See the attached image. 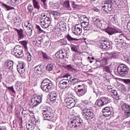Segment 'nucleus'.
<instances>
[{
    "instance_id": "nucleus-1",
    "label": "nucleus",
    "mask_w": 130,
    "mask_h": 130,
    "mask_svg": "<svg viewBox=\"0 0 130 130\" xmlns=\"http://www.w3.org/2000/svg\"><path fill=\"white\" fill-rule=\"evenodd\" d=\"M43 117L45 120H51L53 118V111L52 109L49 107H47L42 110Z\"/></svg>"
},
{
    "instance_id": "nucleus-2",
    "label": "nucleus",
    "mask_w": 130,
    "mask_h": 130,
    "mask_svg": "<svg viewBox=\"0 0 130 130\" xmlns=\"http://www.w3.org/2000/svg\"><path fill=\"white\" fill-rule=\"evenodd\" d=\"M40 24L42 28L46 29L50 25V17H47L45 13H42L40 17Z\"/></svg>"
},
{
    "instance_id": "nucleus-3",
    "label": "nucleus",
    "mask_w": 130,
    "mask_h": 130,
    "mask_svg": "<svg viewBox=\"0 0 130 130\" xmlns=\"http://www.w3.org/2000/svg\"><path fill=\"white\" fill-rule=\"evenodd\" d=\"M41 88L42 90H43L44 92H46V93L50 92V90H51V88H52L51 81L47 78L45 79L41 83Z\"/></svg>"
},
{
    "instance_id": "nucleus-4",
    "label": "nucleus",
    "mask_w": 130,
    "mask_h": 130,
    "mask_svg": "<svg viewBox=\"0 0 130 130\" xmlns=\"http://www.w3.org/2000/svg\"><path fill=\"white\" fill-rule=\"evenodd\" d=\"M117 73L121 77H125L128 73L127 66L123 63L120 64L117 69Z\"/></svg>"
},
{
    "instance_id": "nucleus-5",
    "label": "nucleus",
    "mask_w": 130,
    "mask_h": 130,
    "mask_svg": "<svg viewBox=\"0 0 130 130\" xmlns=\"http://www.w3.org/2000/svg\"><path fill=\"white\" fill-rule=\"evenodd\" d=\"M82 122H83V120L80 117H76L74 120L71 122V127H73L75 129H79V128L82 127Z\"/></svg>"
},
{
    "instance_id": "nucleus-6",
    "label": "nucleus",
    "mask_w": 130,
    "mask_h": 130,
    "mask_svg": "<svg viewBox=\"0 0 130 130\" xmlns=\"http://www.w3.org/2000/svg\"><path fill=\"white\" fill-rule=\"evenodd\" d=\"M82 115L84 118L87 120H91L94 118V114H93V112L91 111V110L87 108H84L82 110Z\"/></svg>"
},
{
    "instance_id": "nucleus-7",
    "label": "nucleus",
    "mask_w": 130,
    "mask_h": 130,
    "mask_svg": "<svg viewBox=\"0 0 130 130\" xmlns=\"http://www.w3.org/2000/svg\"><path fill=\"white\" fill-rule=\"evenodd\" d=\"M68 78H69V75H66L63 76V79L60 81L59 85L62 89H69L70 88V80Z\"/></svg>"
},
{
    "instance_id": "nucleus-8",
    "label": "nucleus",
    "mask_w": 130,
    "mask_h": 130,
    "mask_svg": "<svg viewBox=\"0 0 130 130\" xmlns=\"http://www.w3.org/2000/svg\"><path fill=\"white\" fill-rule=\"evenodd\" d=\"M23 50L24 48H23V47L18 45L16 46L14 48L13 52L17 58H21V57L24 56V54L23 53Z\"/></svg>"
},
{
    "instance_id": "nucleus-9",
    "label": "nucleus",
    "mask_w": 130,
    "mask_h": 130,
    "mask_svg": "<svg viewBox=\"0 0 130 130\" xmlns=\"http://www.w3.org/2000/svg\"><path fill=\"white\" fill-rule=\"evenodd\" d=\"M55 56L57 58L63 59L64 58H67V57H69V53H68V51L66 49H62L56 53Z\"/></svg>"
},
{
    "instance_id": "nucleus-10",
    "label": "nucleus",
    "mask_w": 130,
    "mask_h": 130,
    "mask_svg": "<svg viewBox=\"0 0 130 130\" xmlns=\"http://www.w3.org/2000/svg\"><path fill=\"white\" fill-rule=\"evenodd\" d=\"M64 102L66 103L67 107L69 109H72L76 105V101L74 99L71 97L67 98L64 99Z\"/></svg>"
},
{
    "instance_id": "nucleus-11",
    "label": "nucleus",
    "mask_w": 130,
    "mask_h": 130,
    "mask_svg": "<svg viewBox=\"0 0 130 130\" xmlns=\"http://www.w3.org/2000/svg\"><path fill=\"white\" fill-rule=\"evenodd\" d=\"M82 30L83 25L82 24H76L72 28V33H73L74 35H81V33H82Z\"/></svg>"
},
{
    "instance_id": "nucleus-12",
    "label": "nucleus",
    "mask_w": 130,
    "mask_h": 130,
    "mask_svg": "<svg viewBox=\"0 0 130 130\" xmlns=\"http://www.w3.org/2000/svg\"><path fill=\"white\" fill-rule=\"evenodd\" d=\"M121 109L123 111L126 117H130V105L126 104H123L121 105Z\"/></svg>"
},
{
    "instance_id": "nucleus-13",
    "label": "nucleus",
    "mask_w": 130,
    "mask_h": 130,
    "mask_svg": "<svg viewBox=\"0 0 130 130\" xmlns=\"http://www.w3.org/2000/svg\"><path fill=\"white\" fill-rule=\"evenodd\" d=\"M80 24L82 25L84 30L86 31L91 30V29H92V25L89 24V19L86 16H84V21L82 23V24Z\"/></svg>"
},
{
    "instance_id": "nucleus-14",
    "label": "nucleus",
    "mask_w": 130,
    "mask_h": 130,
    "mask_svg": "<svg viewBox=\"0 0 130 130\" xmlns=\"http://www.w3.org/2000/svg\"><path fill=\"white\" fill-rule=\"evenodd\" d=\"M99 107H102L106 104H108V99L106 97L101 98L99 100H98L95 103Z\"/></svg>"
},
{
    "instance_id": "nucleus-15",
    "label": "nucleus",
    "mask_w": 130,
    "mask_h": 130,
    "mask_svg": "<svg viewBox=\"0 0 130 130\" xmlns=\"http://www.w3.org/2000/svg\"><path fill=\"white\" fill-rule=\"evenodd\" d=\"M42 101V98L41 96H38L37 98L33 99L31 100V106L32 108L36 107L41 103Z\"/></svg>"
},
{
    "instance_id": "nucleus-16",
    "label": "nucleus",
    "mask_w": 130,
    "mask_h": 130,
    "mask_svg": "<svg viewBox=\"0 0 130 130\" xmlns=\"http://www.w3.org/2000/svg\"><path fill=\"white\" fill-rule=\"evenodd\" d=\"M110 46V43L109 41L105 40L103 41L100 44V48L105 50H108Z\"/></svg>"
},
{
    "instance_id": "nucleus-17",
    "label": "nucleus",
    "mask_w": 130,
    "mask_h": 130,
    "mask_svg": "<svg viewBox=\"0 0 130 130\" xmlns=\"http://www.w3.org/2000/svg\"><path fill=\"white\" fill-rule=\"evenodd\" d=\"M108 91L111 93L113 98L116 99V100H119V95L117 93V90L113 89V88H108Z\"/></svg>"
},
{
    "instance_id": "nucleus-18",
    "label": "nucleus",
    "mask_w": 130,
    "mask_h": 130,
    "mask_svg": "<svg viewBox=\"0 0 130 130\" xmlns=\"http://www.w3.org/2000/svg\"><path fill=\"white\" fill-rule=\"evenodd\" d=\"M43 67L41 65H38L34 68V72L38 75H43Z\"/></svg>"
},
{
    "instance_id": "nucleus-19",
    "label": "nucleus",
    "mask_w": 130,
    "mask_h": 130,
    "mask_svg": "<svg viewBox=\"0 0 130 130\" xmlns=\"http://www.w3.org/2000/svg\"><path fill=\"white\" fill-rule=\"evenodd\" d=\"M103 113L104 116L108 117L111 115V109L109 107H105L103 109Z\"/></svg>"
},
{
    "instance_id": "nucleus-20",
    "label": "nucleus",
    "mask_w": 130,
    "mask_h": 130,
    "mask_svg": "<svg viewBox=\"0 0 130 130\" xmlns=\"http://www.w3.org/2000/svg\"><path fill=\"white\" fill-rule=\"evenodd\" d=\"M57 98V94L56 93V92L51 91L49 96L50 101H51V102H52V103H54Z\"/></svg>"
},
{
    "instance_id": "nucleus-21",
    "label": "nucleus",
    "mask_w": 130,
    "mask_h": 130,
    "mask_svg": "<svg viewBox=\"0 0 130 130\" xmlns=\"http://www.w3.org/2000/svg\"><path fill=\"white\" fill-rule=\"evenodd\" d=\"M42 41V38L37 36L34 40L32 43L36 46H40L41 44V41Z\"/></svg>"
},
{
    "instance_id": "nucleus-22",
    "label": "nucleus",
    "mask_w": 130,
    "mask_h": 130,
    "mask_svg": "<svg viewBox=\"0 0 130 130\" xmlns=\"http://www.w3.org/2000/svg\"><path fill=\"white\" fill-rule=\"evenodd\" d=\"M106 33H108L109 35H112L113 34H116V33H118L119 31L113 28H108L106 30Z\"/></svg>"
},
{
    "instance_id": "nucleus-23",
    "label": "nucleus",
    "mask_w": 130,
    "mask_h": 130,
    "mask_svg": "<svg viewBox=\"0 0 130 130\" xmlns=\"http://www.w3.org/2000/svg\"><path fill=\"white\" fill-rule=\"evenodd\" d=\"M86 93H87V90L86 89V88H85V87H83L82 88H79L78 89L77 95H78L79 96H83L85 95Z\"/></svg>"
},
{
    "instance_id": "nucleus-24",
    "label": "nucleus",
    "mask_w": 130,
    "mask_h": 130,
    "mask_svg": "<svg viewBox=\"0 0 130 130\" xmlns=\"http://www.w3.org/2000/svg\"><path fill=\"white\" fill-rule=\"evenodd\" d=\"M58 27H59L60 30L61 31H66L67 30V26H66V23L60 21L59 23L57 24Z\"/></svg>"
},
{
    "instance_id": "nucleus-25",
    "label": "nucleus",
    "mask_w": 130,
    "mask_h": 130,
    "mask_svg": "<svg viewBox=\"0 0 130 130\" xmlns=\"http://www.w3.org/2000/svg\"><path fill=\"white\" fill-rule=\"evenodd\" d=\"M99 62L100 63V67L103 68L107 64V58H105L102 60H96V63H99Z\"/></svg>"
},
{
    "instance_id": "nucleus-26",
    "label": "nucleus",
    "mask_w": 130,
    "mask_h": 130,
    "mask_svg": "<svg viewBox=\"0 0 130 130\" xmlns=\"http://www.w3.org/2000/svg\"><path fill=\"white\" fill-rule=\"evenodd\" d=\"M14 66V62L13 61H6L5 63V67L8 70H12Z\"/></svg>"
},
{
    "instance_id": "nucleus-27",
    "label": "nucleus",
    "mask_w": 130,
    "mask_h": 130,
    "mask_svg": "<svg viewBox=\"0 0 130 130\" xmlns=\"http://www.w3.org/2000/svg\"><path fill=\"white\" fill-rule=\"evenodd\" d=\"M112 6H113V2L112 1L108 0V13H110V12L112 11V10L113 9Z\"/></svg>"
},
{
    "instance_id": "nucleus-28",
    "label": "nucleus",
    "mask_w": 130,
    "mask_h": 130,
    "mask_svg": "<svg viewBox=\"0 0 130 130\" xmlns=\"http://www.w3.org/2000/svg\"><path fill=\"white\" fill-rule=\"evenodd\" d=\"M32 2L34 9H36V10H38V11H39L41 8L39 2H38L37 0H32Z\"/></svg>"
},
{
    "instance_id": "nucleus-29",
    "label": "nucleus",
    "mask_w": 130,
    "mask_h": 130,
    "mask_svg": "<svg viewBox=\"0 0 130 130\" xmlns=\"http://www.w3.org/2000/svg\"><path fill=\"white\" fill-rule=\"evenodd\" d=\"M54 68H55V65L54 63H50L47 65L46 70L49 72H51V71H53V70H54Z\"/></svg>"
},
{
    "instance_id": "nucleus-30",
    "label": "nucleus",
    "mask_w": 130,
    "mask_h": 130,
    "mask_svg": "<svg viewBox=\"0 0 130 130\" xmlns=\"http://www.w3.org/2000/svg\"><path fill=\"white\" fill-rule=\"evenodd\" d=\"M63 7L66 8L68 11H72V7L70 5V1H68L63 3Z\"/></svg>"
},
{
    "instance_id": "nucleus-31",
    "label": "nucleus",
    "mask_w": 130,
    "mask_h": 130,
    "mask_svg": "<svg viewBox=\"0 0 130 130\" xmlns=\"http://www.w3.org/2000/svg\"><path fill=\"white\" fill-rule=\"evenodd\" d=\"M70 81L73 84V85H76V84H78V83H80V82H81L80 78H70Z\"/></svg>"
},
{
    "instance_id": "nucleus-32",
    "label": "nucleus",
    "mask_w": 130,
    "mask_h": 130,
    "mask_svg": "<svg viewBox=\"0 0 130 130\" xmlns=\"http://www.w3.org/2000/svg\"><path fill=\"white\" fill-rule=\"evenodd\" d=\"M108 8V0L104 2L102 6V9L106 13L108 12V9H107Z\"/></svg>"
},
{
    "instance_id": "nucleus-33",
    "label": "nucleus",
    "mask_w": 130,
    "mask_h": 130,
    "mask_svg": "<svg viewBox=\"0 0 130 130\" xmlns=\"http://www.w3.org/2000/svg\"><path fill=\"white\" fill-rule=\"evenodd\" d=\"M16 90L17 91H21L22 90V83L21 82H17L15 86Z\"/></svg>"
},
{
    "instance_id": "nucleus-34",
    "label": "nucleus",
    "mask_w": 130,
    "mask_h": 130,
    "mask_svg": "<svg viewBox=\"0 0 130 130\" xmlns=\"http://www.w3.org/2000/svg\"><path fill=\"white\" fill-rule=\"evenodd\" d=\"M0 4H2V5L4 8H5L6 11H10L11 10H14V7H12L8 6L5 4H4V3H3V2H0Z\"/></svg>"
},
{
    "instance_id": "nucleus-35",
    "label": "nucleus",
    "mask_w": 130,
    "mask_h": 130,
    "mask_svg": "<svg viewBox=\"0 0 130 130\" xmlns=\"http://www.w3.org/2000/svg\"><path fill=\"white\" fill-rule=\"evenodd\" d=\"M103 72H105L106 73H108L109 74H110L111 72H112L111 67L110 66H104L103 67Z\"/></svg>"
},
{
    "instance_id": "nucleus-36",
    "label": "nucleus",
    "mask_w": 130,
    "mask_h": 130,
    "mask_svg": "<svg viewBox=\"0 0 130 130\" xmlns=\"http://www.w3.org/2000/svg\"><path fill=\"white\" fill-rule=\"evenodd\" d=\"M25 33L27 36H31L32 35V28L31 27H28L25 31Z\"/></svg>"
},
{
    "instance_id": "nucleus-37",
    "label": "nucleus",
    "mask_w": 130,
    "mask_h": 130,
    "mask_svg": "<svg viewBox=\"0 0 130 130\" xmlns=\"http://www.w3.org/2000/svg\"><path fill=\"white\" fill-rule=\"evenodd\" d=\"M114 41L116 43H118V44H120L121 45H122V44H123V43L124 42L123 39L119 38L115 39L114 40Z\"/></svg>"
},
{
    "instance_id": "nucleus-38",
    "label": "nucleus",
    "mask_w": 130,
    "mask_h": 130,
    "mask_svg": "<svg viewBox=\"0 0 130 130\" xmlns=\"http://www.w3.org/2000/svg\"><path fill=\"white\" fill-rule=\"evenodd\" d=\"M66 38H67L68 41H69L70 42H71V41H74V40H75L76 41H78V40H79V39H77L72 37V36H71V35H70V34H68L66 36Z\"/></svg>"
},
{
    "instance_id": "nucleus-39",
    "label": "nucleus",
    "mask_w": 130,
    "mask_h": 130,
    "mask_svg": "<svg viewBox=\"0 0 130 130\" xmlns=\"http://www.w3.org/2000/svg\"><path fill=\"white\" fill-rule=\"evenodd\" d=\"M34 125L31 123L26 124V128L28 130H34Z\"/></svg>"
},
{
    "instance_id": "nucleus-40",
    "label": "nucleus",
    "mask_w": 130,
    "mask_h": 130,
    "mask_svg": "<svg viewBox=\"0 0 130 130\" xmlns=\"http://www.w3.org/2000/svg\"><path fill=\"white\" fill-rule=\"evenodd\" d=\"M42 56L43 58H44V59H46V60H49L50 59V57H49L48 55H47V54H46V53L44 52H42Z\"/></svg>"
},
{
    "instance_id": "nucleus-41",
    "label": "nucleus",
    "mask_w": 130,
    "mask_h": 130,
    "mask_svg": "<svg viewBox=\"0 0 130 130\" xmlns=\"http://www.w3.org/2000/svg\"><path fill=\"white\" fill-rule=\"evenodd\" d=\"M92 21L93 22H95V23H96V24H98L99 25H100V24H102V21L100 20L99 19L96 17H93Z\"/></svg>"
},
{
    "instance_id": "nucleus-42",
    "label": "nucleus",
    "mask_w": 130,
    "mask_h": 130,
    "mask_svg": "<svg viewBox=\"0 0 130 130\" xmlns=\"http://www.w3.org/2000/svg\"><path fill=\"white\" fill-rule=\"evenodd\" d=\"M59 42L60 43L61 45H67V44H68V41H67L66 39L60 40Z\"/></svg>"
},
{
    "instance_id": "nucleus-43",
    "label": "nucleus",
    "mask_w": 130,
    "mask_h": 130,
    "mask_svg": "<svg viewBox=\"0 0 130 130\" xmlns=\"http://www.w3.org/2000/svg\"><path fill=\"white\" fill-rule=\"evenodd\" d=\"M27 10L28 13H32L33 12V10H34V7H33V6L32 4H29L27 6Z\"/></svg>"
},
{
    "instance_id": "nucleus-44",
    "label": "nucleus",
    "mask_w": 130,
    "mask_h": 130,
    "mask_svg": "<svg viewBox=\"0 0 130 130\" xmlns=\"http://www.w3.org/2000/svg\"><path fill=\"white\" fill-rule=\"evenodd\" d=\"M78 46H73L71 47V50L72 51L75 52V53H79V51H78Z\"/></svg>"
},
{
    "instance_id": "nucleus-45",
    "label": "nucleus",
    "mask_w": 130,
    "mask_h": 130,
    "mask_svg": "<svg viewBox=\"0 0 130 130\" xmlns=\"http://www.w3.org/2000/svg\"><path fill=\"white\" fill-rule=\"evenodd\" d=\"M50 14L53 16H60V13L57 11H51Z\"/></svg>"
},
{
    "instance_id": "nucleus-46",
    "label": "nucleus",
    "mask_w": 130,
    "mask_h": 130,
    "mask_svg": "<svg viewBox=\"0 0 130 130\" xmlns=\"http://www.w3.org/2000/svg\"><path fill=\"white\" fill-rule=\"evenodd\" d=\"M67 69L68 71H71V72H75V71H76V69L73 68V67H72L71 65H68Z\"/></svg>"
},
{
    "instance_id": "nucleus-47",
    "label": "nucleus",
    "mask_w": 130,
    "mask_h": 130,
    "mask_svg": "<svg viewBox=\"0 0 130 130\" xmlns=\"http://www.w3.org/2000/svg\"><path fill=\"white\" fill-rule=\"evenodd\" d=\"M19 74H24L25 73V68H17Z\"/></svg>"
},
{
    "instance_id": "nucleus-48",
    "label": "nucleus",
    "mask_w": 130,
    "mask_h": 130,
    "mask_svg": "<svg viewBox=\"0 0 130 130\" xmlns=\"http://www.w3.org/2000/svg\"><path fill=\"white\" fill-rule=\"evenodd\" d=\"M21 42V44H22V45H23V46H24V48L25 49H27V41H22Z\"/></svg>"
},
{
    "instance_id": "nucleus-49",
    "label": "nucleus",
    "mask_w": 130,
    "mask_h": 130,
    "mask_svg": "<svg viewBox=\"0 0 130 130\" xmlns=\"http://www.w3.org/2000/svg\"><path fill=\"white\" fill-rule=\"evenodd\" d=\"M17 69H25V64L24 63H20L17 65Z\"/></svg>"
},
{
    "instance_id": "nucleus-50",
    "label": "nucleus",
    "mask_w": 130,
    "mask_h": 130,
    "mask_svg": "<svg viewBox=\"0 0 130 130\" xmlns=\"http://www.w3.org/2000/svg\"><path fill=\"white\" fill-rule=\"evenodd\" d=\"M122 82L127 85H130V79H122Z\"/></svg>"
},
{
    "instance_id": "nucleus-51",
    "label": "nucleus",
    "mask_w": 130,
    "mask_h": 130,
    "mask_svg": "<svg viewBox=\"0 0 130 130\" xmlns=\"http://www.w3.org/2000/svg\"><path fill=\"white\" fill-rule=\"evenodd\" d=\"M42 3H43L44 9H47V4H46V0H40Z\"/></svg>"
},
{
    "instance_id": "nucleus-52",
    "label": "nucleus",
    "mask_w": 130,
    "mask_h": 130,
    "mask_svg": "<svg viewBox=\"0 0 130 130\" xmlns=\"http://www.w3.org/2000/svg\"><path fill=\"white\" fill-rule=\"evenodd\" d=\"M73 79H79V74L77 73H74L73 75V77H70Z\"/></svg>"
},
{
    "instance_id": "nucleus-53",
    "label": "nucleus",
    "mask_w": 130,
    "mask_h": 130,
    "mask_svg": "<svg viewBox=\"0 0 130 130\" xmlns=\"http://www.w3.org/2000/svg\"><path fill=\"white\" fill-rule=\"evenodd\" d=\"M24 25L26 28H28V27H30V26H31V24H30L29 21H26L24 22Z\"/></svg>"
},
{
    "instance_id": "nucleus-54",
    "label": "nucleus",
    "mask_w": 130,
    "mask_h": 130,
    "mask_svg": "<svg viewBox=\"0 0 130 130\" xmlns=\"http://www.w3.org/2000/svg\"><path fill=\"white\" fill-rule=\"evenodd\" d=\"M9 90H10L12 93L14 94H16V91L14 89V87L13 86L8 87Z\"/></svg>"
},
{
    "instance_id": "nucleus-55",
    "label": "nucleus",
    "mask_w": 130,
    "mask_h": 130,
    "mask_svg": "<svg viewBox=\"0 0 130 130\" xmlns=\"http://www.w3.org/2000/svg\"><path fill=\"white\" fill-rule=\"evenodd\" d=\"M71 4H72V6L74 9H76V8H77V7H78V5L76 4V3H75V2H74V1L71 2Z\"/></svg>"
},
{
    "instance_id": "nucleus-56",
    "label": "nucleus",
    "mask_w": 130,
    "mask_h": 130,
    "mask_svg": "<svg viewBox=\"0 0 130 130\" xmlns=\"http://www.w3.org/2000/svg\"><path fill=\"white\" fill-rule=\"evenodd\" d=\"M15 115H16L17 118H18L20 120H22V117H21V116H20V113H16Z\"/></svg>"
},
{
    "instance_id": "nucleus-57",
    "label": "nucleus",
    "mask_w": 130,
    "mask_h": 130,
    "mask_svg": "<svg viewBox=\"0 0 130 130\" xmlns=\"http://www.w3.org/2000/svg\"><path fill=\"white\" fill-rule=\"evenodd\" d=\"M31 59H32V56L31 55V54L28 53L27 55V60L28 61H31Z\"/></svg>"
},
{
    "instance_id": "nucleus-58",
    "label": "nucleus",
    "mask_w": 130,
    "mask_h": 130,
    "mask_svg": "<svg viewBox=\"0 0 130 130\" xmlns=\"http://www.w3.org/2000/svg\"><path fill=\"white\" fill-rule=\"evenodd\" d=\"M112 57L113 58H117L118 56H117V54L116 53H114L112 54Z\"/></svg>"
},
{
    "instance_id": "nucleus-59",
    "label": "nucleus",
    "mask_w": 130,
    "mask_h": 130,
    "mask_svg": "<svg viewBox=\"0 0 130 130\" xmlns=\"http://www.w3.org/2000/svg\"><path fill=\"white\" fill-rule=\"evenodd\" d=\"M0 130H7V127H6V126L1 125L0 126Z\"/></svg>"
},
{
    "instance_id": "nucleus-60",
    "label": "nucleus",
    "mask_w": 130,
    "mask_h": 130,
    "mask_svg": "<svg viewBox=\"0 0 130 130\" xmlns=\"http://www.w3.org/2000/svg\"><path fill=\"white\" fill-rule=\"evenodd\" d=\"M36 28L40 31V32H43V30L41 29V28L40 27V26L39 25H36Z\"/></svg>"
},
{
    "instance_id": "nucleus-61",
    "label": "nucleus",
    "mask_w": 130,
    "mask_h": 130,
    "mask_svg": "<svg viewBox=\"0 0 130 130\" xmlns=\"http://www.w3.org/2000/svg\"><path fill=\"white\" fill-rule=\"evenodd\" d=\"M17 34H18V36L19 35L23 34V29H19V31L17 32Z\"/></svg>"
},
{
    "instance_id": "nucleus-62",
    "label": "nucleus",
    "mask_w": 130,
    "mask_h": 130,
    "mask_svg": "<svg viewBox=\"0 0 130 130\" xmlns=\"http://www.w3.org/2000/svg\"><path fill=\"white\" fill-rule=\"evenodd\" d=\"M118 38L120 39H123V38H124V35H123V34H120L119 35Z\"/></svg>"
},
{
    "instance_id": "nucleus-63",
    "label": "nucleus",
    "mask_w": 130,
    "mask_h": 130,
    "mask_svg": "<svg viewBox=\"0 0 130 130\" xmlns=\"http://www.w3.org/2000/svg\"><path fill=\"white\" fill-rule=\"evenodd\" d=\"M89 103V102H88V101H87V100H85V101H83V102H82V104L83 105H88V104Z\"/></svg>"
},
{
    "instance_id": "nucleus-64",
    "label": "nucleus",
    "mask_w": 130,
    "mask_h": 130,
    "mask_svg": "<svg viewBox=\"0 0 130 130\" xmlns=\"http://www.w3.org/2000/svg\"><path fill=\"white\" fill-rule=\"evenodd\" d=\"M19 38H20V39H23V38H24V37H25V35L24 34H21V35H19Z\"/></svg>"
}]
</instances>
